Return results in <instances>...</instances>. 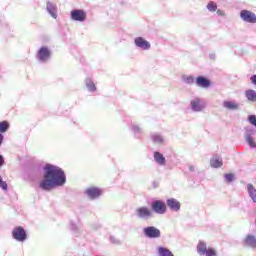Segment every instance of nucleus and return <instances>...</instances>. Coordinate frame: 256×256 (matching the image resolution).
<instances>
[{"label": "nucleus", "instance_id": "nucleus-1", "mask_svg": "<svg viewBox=\"0 0 256 256\" xmlns=\"http://www.w3.org/2000/svg\"><path fill=\"white\" fill-rule=\"evenodd\" d=\"M43 179L39 183L42 191H51L55 187H63L67 183V176L65 171L57 165L46 164L43 168Z\"/></svg>", "mask_w": 256, "mask_h": 256}, {"label": "nucleus", "instance_id": "nucleus-2", "mask_svg": "<svg viewBox=\"0 0 256 256\" xmlns=\"http://www.w3.org/2000/svg\"><path fill=\"white\" fill-rule=\"evenodd\" d=\"M135 217L141 221H149L153 217V211L147 206L138 207L135 210Z\"/></svg>", "mask_w": 256, "mask_h": 256}, {"label": "nucleus", "instance_id": "nucleus-3", "mask_svg": "<svg viewBox=\"0 0 256 256\" xmlns=\"http://www.w3.org/2000/svg\"><path fill=\"white\" fill-rule=\"evenodd\" d=\"M197 253L200 256H217V251L213 248H207V243L204 241H199L197 244Z\"/></svg>", "mask_w": 256, "mask_h": 256}, {"label": "nucleus", "instance_id": "nucleus-4", "mask_svg": "<svg viewBox=\"0 0 256 256\" xmlns=\"http://www.w3.org/2000/svg\"><path fill=\"white\" fill-rule=\"evenodd\" d=\"M12 238L18 243H25L27 239V230L23 226L14 227L12 230Z\"/></svg>", "mask_w": 256, "mask_h": 256}, {"label": "nucleus", "instance_id": "nucleus-5", "mask_svg": "<svg viewBox=\"0 0 256 256\" xmlns=\"http://www.w3.org/2000/svg\"><path fill=\"white\" fill-rule=\"evenodd\" d=\"M142 232L147 239H159L161 237V230L155 226L144 227Z\"/></svg>", "mask_w": 256, "mask_h": 256}, {"label": "nucleus", "instance_id": "nucleus-6", "mask_svg": "<svg viewBox=\"0 0 256 256\" xmlns=\"http://www.w3.org/2000/svg\"><path fill=\"white\" fill-rule=\"evenodd\" d=\"M36 59L39 63H47L51 59V50L47 46H42L37 52Z\"/></svg>", "mask_w": 256, "mask_h": 256}, {"label": "nucleus", "instance_id": "nucleus-7", "mask_svg": "<svg viewBox=\"0 0 256 256\" xmlns=\"http://www.w3.org/2000/svg\"><path fill=\"white\" fill-rule=\"evenodd\" d=\"M151 209L157 215H165L167 213V205L161 200H154L151 203Z\"/></svg>", "mask_w": 256, "mask_h": 256}, {"label": "nucleus", "instance_id": "nucleus-8", "mask_svg": "<svg viewBox=\"0 0 256 256\" xmlns=\"http://www.w3.org/2000/svg\"><path fill=\"white\" fill-rule=\"evenodd\" d=\"M190 107L194 113H201V111L207 107V104H205V101L201 98H194L190 102Z\"/></svg>", "mask_w": 256, "mask_h": 256}, {"label": "nucleus", "instance_id": "nucleus-9", "mask_svg": "<svg viewBox=\"0 0 256 256\" xmlns=\"http://www.w3.org/2000/svg\"><path fill=\"white\" fill-rule=\"evenodd\" d=\"M70 17L72 21H79L80 23H83V21H86L87 19V12L83 9H74L71 11Z\"/></svg>", "mask_w": 256, "mask_h": 256}, {"label": "nucleus", "instance_id": "nucleus-10", "mask_svg": "<svg viewBox=\"0 0 256 256\" xmlns=\"http://www.w3.org/2000/svg\"><path fill=\"white\" fill-rule=\"evenodd\" d=\"M240 19L244 21V23H251L255 24L256 23V15L255 13L249 11V10H241L240 11Z\"/></svg>", "mask_w": 256, "mask_h": 256}, {"label": "nucleus", "instance_id": "nucleus-11", "mask_svg": "<svg viewBox=\"0 0 256 256\" xmlns=\"http://www.w3.org/2000/svg\"><path fill=\"white\" fill-rule=\"evenodd\" d=\"M134 45L142 51H149V49H151V43L143 37H136L134 39Z\"/></svg>", "mask_w": 256, "mask_h": 256}, {"label": "nucleus", "instance_id": "nucleus-12", "mask_svg": "<svg viewBox=\"0 0 256 256\" xmlns=\"http://www.w3.org/2000/svg\"><path fill=\"white\" fill-rule=\"evenodd\" d=\"M166 207L174 213H179L181 211V202L175 198H168L166 199Z\"/></svg>", "mask_w": 256, "mask_h": 256}, {"label": "nucleus", "instance_id": "nucleus-13", "mask_svg": "<svg viewBox=\"0 0 256 256\" xmlns=\"http://www.w3.org/2000/svg\"><path fill=\"white\" fill-rule=\"evenodd\" d=\"M46 11L52 17V19H57L59 9L57 8V4L51 1H46Z\"/></svg>", "mask_w": 256, "mask_h": 256}, {"label": "nucleus", "instance_id": "nucleus-14", "mask_svg": "<svg viewBox=\"0 0 256 256\" xmlns=\"http://www.w3.org/2000/svg\"><path fill=\"white\" fill-rule=\"evenodd\" d=\"M85 195H87L88 199H99L101 197V189L97 187H90L85 190Z\"/></svg>", "mask_w": 256, "mask_h": 256}, {"label": "nucleus", "instance_id": "nucleus-15", "mask_svg": "<svg viewBox=\"0 0 256 256\" xmlns=\"http://www.w3.org/2000/svg\"><path fill=\"white\" fill-rule=\"evenodd\" d=\"M195 83L197 87H201L202 89H208V87H211V80L205 76H198Z\"/></svg>", "mask_w": 256, "mask_h": 256}, {"label": "nucleus", "instance_id": "nucleus-16", "mask_svg": "<svg viewBox=\"0 0 256 256\" xmlns=\"http://www.w3.org/2000/svg\"><path fill=\"white\" fill-rule=\"evenodd\" d=\"M153 157L156 165H159L160 167H165V165H167V158H165L163 153L159 151H154Z\"/></svg>", "mask_w": 256, "mask_h": 256}, {"label": "nucleus", "instance_id": "nucleus-17", "mask_svg": "<svg viewBox=\"0 0 256 256\" xmlns=\"http://www.w3.org/2000/svg\"><path fill=\"white\" fill-rule=\"evenodd\" d=\"M222 107L227 109V111H239L240 106L236 101L224 100Z\"/></svg>", "mask_w": 256, "mask_h": 256}, {"label": "nucleus", "instance_id": "nucleus-18", "mask_svg": "<svg viewBox=\"0 0 256 256\" xmlns=\"http://www.w3.org/2000/svg\"><path fill=\"white\" fill-rule=\"evenodd\" d=\"M244 245L250 247V249H256V237L255 235L248 234L244 239Z\"/></svg>", "mask_w": 256, "mask_h": 256}, {"label": "nucleus", "instance_id": "nucleus-19", "mask_svg": "<svg viewBox=\"0 0 256 256\" xmlns=\"http://www.w3.org/2000/svg\"><path fill=\"white\" fill-rule=\"evenodd\" d=\"M150 137L154 145H163L165 143V138L159 133H151Z\"/></svg>", "mask_w": 256, "mask_h": 256}, {"label": "nucleus", "instance_id": "nucleus-20", "mask_svg": "<svg viewBox=\"0 0 256 256\" xmlns=\"http://www.w3.org/2000/svg\"><path fill=\"white\" fill-rule=\"evenodd\" d=\"M210 167H212L213 169H219L223 167V159L219 157H213L212 159H210Z\"/></svg>", "mask_w": 256, "mask_h": 256}, {"label": "nucleus", "instance_id": "nucleus-21", "mask_svg": "<svg viewBox=\"0 0 256 256\" xmlns=\"http://www.w3.org/2000/svg\"><path fill=\"white\" fill-rule=\"evenodd\" d=\"M85 85L90 93H95V91H97V86H95V83L93 80H91V78H86Z\"/></svg>", "mask_w": 256, "mask_h": 256}, {"label": "nucleus", "instance_id": "nucleus-22", "mask_svg": "<svg viewBox=\"0 0 256 256\" xmlns=\"http://www.w3.org/2000/svg\"><path fill=\"white\" fill-rule=\"evenodd\" d=\"M247 192L253 203H256V189L253 184H247Z\"/></svg>", "mask_w": 256, "mask_h": 256}, {"label": "nucleus", "instance_id": "nucleus-23", "mask_svg": "<svg viewBox=\"0 0 256 256\" xmlns=\"http://www.w3.org/2000/svg\"><path fill=\"white\" fill-rule=\"evenodd\" d=\"M157 251H158V256H175L173 255V252H171V250L163 246H159L157 248Z\"/></svg>", "mask_w": 256, "mask_h": 256}, {"label": "nucleus", "instance_id": "nucleus-24", "mask_svg": "<svg viewBox=\"0 0 256 256\" xmlns=\"http://www.w3.org/2000/svg\"><path fill=\"white\" fill-rule=\"evenodd\" d=\"M245 97L248 101H252V103L256 102V91L249 89L245 91Z\"/></svg>", "mask_w": 256, "mask_h": 256}, {"label": "nucleus", "instance_id": "nucleus-25", "mask_svg": "<svg viewBox=\"0 0 256 256\" xmlns=\"http://www.w3.org/2000/svg\"><path fill=\"white\" fill-rule=\"evenodd\" d=\"M131 129L134 133V137L137 139L141 138V135H143V128L139 127L138 125H132Z\"/></svg>", "mask_w": 256, "mask_h": 256}, {"label": "nucleus", "instance_id": "nucleus-26", "mask_svg": "<svg viewBox=\"0 0 256 256\" xmlns=\"http://www.w3.org/2000/svg\"><path fill=\"white\" fill-rule=\"evenodd\" d=\"M255 133H256L255 128H253L251 126L246 127L244 139L253 137V135H255Z\"/></svg>", "mask_w": 256, "mask_h": 256}, {"label": "nucleus", "instance_id": "nucleus-27", "mask_svg": "<svg viewBox=\"0 0 256 256\" xmlns=\"http://www.w3.org/2000/svg\"><path fill=\"white\" fill-rule=\"evenodd\" d=\"M183 83H186V85H193L195 83V78L193 76H182Z\"/></svg>", "mask_w": 256, "mask_h": 256}, {"label": "nucleus", "instance_id": "nucleus-28", "mask_svg": "<svg viewBox=\"0 0 256 256\" xmlns=\"http://www.w3.org/2000/svg\"><path fill=\"white\" fill-rule=\"evenodd\" d=\"M7 131H9V122H0V133H7Z\"/></svg>", "mask_w": 256, "mask_h": 256}, {"label": "nucleus", "instance_id": "nucleus-29", "mask_svg": "<svg viewBox=\"0 0 256 256\" xmlns=\"http://www.w3.org/2000/svg\"><path fill=\"white\" fill-rule=\"evenodd\" d=\"M207 9H208V11H210L211 13H215V11H217V3L213 2V1H210V2L207 4Z\"/></svg>", "mask_w": 256, "mask_h": 256}, {"label": "nucleus", "instance_id": "nucleus-30", "mask_svg": "<svg viewBox=\"0 0 256 256\" xmlns=\"http://www.w3.org/2000/svg\"><path fill=\"white\" fill-rule=\"evenodd\" d=\"M224 179L226 183H233V181H235V174L233 173L224 174Z\"/></svg>", "mask_w": 256, "mask_h": 256}, {"label": "nucleus", "instance_id": "nucleus-31", "mask_svg": "<svg viewBox=\"0 0 256 256\" xmlns=\"http://www.w3.org/2000/svg\"><path fill=\"white\" fill-rule=\"evenodd\" d=\"M246 143L251 147V149H256V142L253 137L245 138Z\"/></svg>", "mask_w": 256, "mask_h": 256}, {"label": "nucleus", "instance_id": "nucleus-32", "mask_svg": "<svg viewBox=\"0 0 256 256\" xmlns=\"http://www.w3.org/2000/svg\"><path fill=\"white\" fill-rule=\"evenodd\" d=\"M0 189H2V191H7V189H9V185L7 184L6 181H3V177L0 175Z\"/></svg>", "mask_w": 256, "mask_h": 256}, {"label": "nucleus", "instance_id": "nucleus-33", "mask_svg": "<svg viewBox=\"0 0 256 256\" xmlns=\"http://www.w3.org/2000/svg\"><path fill=\"white\" fill-rule=\"evenodd\" d=\"M70 229L71 231H74V233H77L79 231V226H77V224L74 222H70Z\"/></svg>", "mask_w": 256, "mask_h": 256}, {"label": "nucleus", "instance_id": "nucleus-34", "mask_svg": "<svg viewBox=\"0 0 256 256\" xmlns=\"http://www.w3.org/2000/svg\"><path fill=\"white\" fill-rule=\"evenodd\" d=\"M110 241L113 243V245H120L121 243L115 236H110Z\"/></svg>", "mask_w": 256, "mask_h": 256}, {"label": "nucleus", "instance_id": "nucleus-35", "mask_svg": "<svg viewBox=\"0 0 256 256\" xmlns=\"http://www.w3.org/2000/svg\"><path fill=\"white\" fill-rule=\"evenodd\" d=\"M217 15H219V17H225V11L221 10V9H218L216 11Z\"/></svg>", "mask_w": 256, "mask_h": 256}, {"label": "nucleus", "instance_id": "nucleus-36", "mask_svg": "<svg viewBox=\"0 0 256 256\" xmlns=\"http://www.w3.org/2000/svg\"><path fill=\"white\" fill-rule=\"evenodd\" d=\"M3 165H5V157L0 154V167H3Z\"/></svg>", "mask_w": 256, "mask_h": 256}, {"label": "nucleus", "instance_id": "nucleus-37", "mask_svg": "<svg viewBox=\"0 0 256 256\" xmlns=\"http://www.w3.org/2000/svg\"><path fill=\"white\" fill-rule=\"evenodd\" d=\"M152 187H153V189H158V187H159V181H153V182H152Z\"/></svg>", "mask_w": 256, "mask_h": 256}, {"label": "nucleus", "instance_id": "nucleus-38", "mask_svg": "<svg viewBox=\"0 0 256 256\" xmlns=\"http://www.w3.org/2000/svg\"><path fill=\"white\" fill-rule=\"evenodd\" d=\"M5 139V136H3L1 133H0V147L1 145H3V140Z\"/></svg>", "mask_w": 256, "mask_h": 256}, {"label": "nucleus", "instance_id": "nucleus-39", "mask_svg": "<svg viewBox=\"0 0 256 256\" xmlns=\"http://www.w3.org/2000/svg\"><path fill=\"white\" fill-rule=\"evenodd\" d=\"M189 171H191V172L195 171V166H193V165L189 166Z\"/></svg>", "mask_w": 256, "mask_h": 256}, {"label": "nucleus", "instance_id": "nucleus-40", "mask_svg": "<svg viewBox=\"0 0 256 256\" xmlns=\"http://www.w3.org/2000/svg\"><path fill=\"white\" fill-rule=\"evenodd\" d=\"M210 59H215V54H210Z\"/></svg>", "mask_w": 256, "mask_h": 256}]
</instances>
